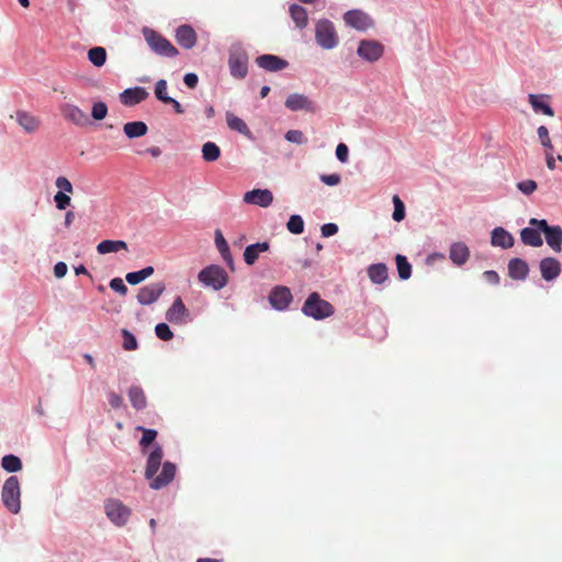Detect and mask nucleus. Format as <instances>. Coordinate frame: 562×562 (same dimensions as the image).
<instances>
[{
	"label": "nucleus",
	"instance_id": "nucleus-20",
	"mask_svg": "<svg viewBox=\"0 0 562 562\" xmlns=\"http://www.w3.org/2000/svg\"><path fill=\"white\" fill-rule=\"evenodd\" d=\"M539 269L542 279L547 282H550L555 280L560 276L562 267L557 258L546 257L540 260Z\"/></svg>",
	"mask_w": 562,
	"mask_h": 562
},
{
	"label": "nucleus",
	"instance_id": "nucleus-17",
	"mask_svg": "<svg viewBox=\"0 0 562 562\" xmlns=\"http://www.w3.org/2000/svg\"><path fill=\"white\" fill-rule=\"evenodd\" d=\"M259 68L269 72H277L288 68L289 63L284 58L273 54H262L256 58Z\"/></svg>",
	"mask_w": 562,
	"mask_h": 562
},
{
	"label": "nucleus",
	"instance_id": "nucleus-15",
	"mask_svg": "<svg viewBox=\"0 0 562 562\" xmlns=\"http://www.w3.org/2000/svg\"><path fill=\"white\" fill-rule=\"evenodd\" d=\"M542 234L544 235L546 243L555 252L562 250V227L560 225H549L548 221L543 218Z\"/></svg>",
	"mask_w": 562,
	"mask_h": 562
},
{
	"label": "nucleus",
	"instance_id": "nucleus-19",
	"mask_svg": "<svg viewBox=\"0 0 562 562\" xmlns=\"http://www.w3.org/2000/svg\"><path fill=\"white\" fill-rule=\"evenodd\" d=\"M63 116L77 126H87L89 124L88 115L77 105L65 103L60 106Z\"/></svg>",
	"mask_w": 562,
	"mask_h": 562
},
{
	"label": "nucleus",
	"instance_id": "nucleus-26",
	"mask_svg": "<svg viewBox=\"0 0 562 562\" xmlns=\"http://www.w3.org/2000/svg\"><path fill=\"white\" fill-rule=\"evenodd\" d=\"M529 273L528 263L521 258H513L508 262V274L513 280L524 281Z\"/></svg>",
	"mask_w": 562,
	"mask_h": 562
},
{
	"label": "nucleus",
	"instance_id": "nucleus-27",
	"mask_svg": "<svg viewBox=\"0 0 562 562\" xmlns=\"http://www.w3.org/2000/svg\"><path fill=\"white\" fill-rule=\"evenodd\" d=\"M214 241H215V246H216L218 252L221 254V257L223 258V260L231 268V270H234L235 269L234 259L231 254L229 246H228L221 229L215 231Z\"/></svg>",
	"mask_w": 562,
	"mask_h": 562
},
{
	"label": "nucleus",
	"instance_id": "nucleus-53",
	"mask_svg": "<svg viewBox=\"0 0 562 562\" xmlns=\"http://www.w3.org/2000/svg\"><path fill=\"white\" fill-rule=\"evenodd\" d=\"M55 186L58 188L57 192H64V193H72L74 187L71 182L66 177H58L55 180Z\"/></svg>",
	"mask_w": 562,
	"mask_h": 562
},
{
	"label": "nucleus",
	"instance_id": "nucleus-24",
	"mask_svg": "<svg viewBox=\"0 0 562 562\" xmlns=\"http://www.w3.org/2000/svg\"><path fill=\"white\" fill-rule=\"evenodd\" d=\"M177 43L184 49H190L196 44V33L189 24L180 25L176 31Z\"/></svg>",
	"mask_w": 562,
	"mask_h": 562
},
{
	"label": "nucleus",
	"instance_id": "nucleus-33",
	"mask_svg": "<svg viewBox=\"0 0 562 562\" xmlns=\"http://www.w3.org/2000/svg\"><path fill=\"white\" fill-rule=\"evenodd\" d=\"M123 132L127 138L134 139L146 135L148 126L143 121H132L124 124Z\"/></svg>",
	"mask_w": 562,
	"mask_h": 562
},
{
	"label": "nucleus",
	"instance_id": "nucleus-6",
	"mask_svg": "<svg viewBox=\"0 0 562 562\" xmlns=\"http://www.w3.org/2000/svg\"><path fill=\"white\" fill-rule=\"evenodd\" d=\"M198 280L204 286L220 291L227 285L228 274L220 265H209L199 272Z\"/></svg>",
	"mask_w": 562,
	"mask_h": 562
},
{
	"label": "nucleus",
	"instance_id": "nucleus-61",
	"mask_svg": "<svg viewBox=\"0 0 562 562\" xmlns=\"http://www.w3.org/2000/svg\"><path fill=\"white\" fill-rule=\"evenodd\" d=\"M165 104H170L177 114H182L184 112V109L181 105V103L172 97H169L168 101H166Z\"/></svg>",
	"mask_w": 562,
	"mask_h": 562
},
{
	"label": "nucleus",
	"instance_id": "nucleus-55",
	"mask_svg": "<svg viewBox=\"0 0 562 562\" xmlns=\"http://www.w3.org/2000/svg\"><path fill=\"white\" fill-rule=\"evenodd\" d=\"M106 395L109 404L111 405L112 408L119 409L123 406L124 401L120 394L115 393L114 391H109Z\"/></svg>",
	"mask_w": 562,
	"mask_h": 562
},
{
	"label": "nucleus",
	"instance_id": "nucleus-23",
	"mask_svg": "<svg viewBox=\"0 0 562 562\" xmlns=\"http://www.w3.org/2000/svg\"><path fill=\"white\" fill-rule=\"evenodd\" d=\"M270 249V244L267 240L257 241L246 246L243 258L247 266H254L258 260L260 254L266 252Z\"/></svg>",
	"mask_w": 562,
	"mask_h": 562
},
{
	"label": "nucleus",
	"instance_id": "nucleus-18",
	"mask_svg": "<svg viewBox=\"0 0 562 562\" xmlns=\"http://www.w3.org/2000/svg\"><path fill=\"white\" fill-rule=\"evenodd\" d=\"M244 202L260 207H268L273 202V194L269 189H252L245 193Z\"/></svg>",
	"mask_w": 562,
	"mask_h": 562
},
{
	"label": "nucleus",
	"instance_id": "nucleus-12",
	"mask_svg": "<svg viewBox=\"0 0 562 562\" xmlns=\"http://www.w3.org/2000/svg\"><path fill=\"white\" fill-rule=\"evenodd\" d=\"M284 106L292 112L305 111L314 113L317 111L316 103L302 93L289 94L284 101Z\"/></svg>",
	"mask_w": 562,
	"mask_h": 562
},
{
	"label": "nucleus",
	"instance_id": "nucleus-45",
	"mask_svg": "<svg viewBox=\"0 0 562 562\" xmlns=\"http://www.w3.org/2000/svg\"><path fill=\"white\" fill-rule=\"evenodd\" d=\"M393 204H394V211H393V214H392V218L395 221V222H401L405 218V204L404 202L400 199L398 195H394L393 199Z\"/></svg>",
	"mask_w": 562,
	"mask_h": 562
},
{
	"label": "nucleus",
	"instance_id": "nucleus-31",
	"mask_svg": "<svg viewBox=\"0 0 562 562\" xmlns=\"http://www.w3.org/2000/svg\"><path fill=\"white\" fill-rule=\"evenodd\" d=\"M289 14L292 21L294 22L296 29L303 30L307 26L308 15L304 7L293 3L289 8Z\"/></svg>",
	"mask_w": 562,
	"mask_h": 562
},
{
	"label": "nucleus",
	"instance_id": "nucleus-34",
	"mask_svg": "<svg viewBox=\"0 0 562 562\" xmlns=\"http://www.w3.org/2000/svg\"><path fill=\"white\" fill-rule=\"evenodd\" d=\"M16 122L26 133L34 132L40 125V121L26 111H16Z\"/></svg>",
	"mask_w": 562,
	"mask_h": 562
},
{
	"label": "nucleus",
	"instance_id": "nucleus-40",
	"mask_svg": "<svg viewBox=\"0 0 562 562\" xmlns=\"http://www.w3.org/2000/svg\"><path fill=\"white\" fill-rule=\"evenodd\" d=\"M1 467L8 473H15L22 469V461L18 456L9 453L2 457Z\"/></svg>",
	"mask_w": 562,
	"mask_h": 562
},
{
	"label": "nucleus",
	"instance_id": "nucleus-7",
	"mask_svg": "<svg viewBox=\"0 0 562 562\" xmlns=\"http://www.w3.org/2000/svg\"><path fill=\"white\" fill-rule=\"evenodd\" d=\"M315 41L323 49H334L338 43V34L334 23L328 19H321L315 25Z\"/></svg>",
	"mask_w": 562,
	"mask_h": 562
},
{
	"label": "nucleus",
	"instance_id": "nucleus-49",
	"mask_svg": "<svg viewBox=\"0 0 562 562\" xmlns=\"http://www.w3.org/2000/svg\"><path fill=\"white\" fill-rule=\"evenodd\" d=\"M538 184L535 180L528 179L517 183V189L525 195H530L537 189Z\"/></svg>",
	"mask_w": 562,
	"mask_h": 562
},
{
	"label": "nucleus",
	"instance_id": "nucleus-30",
	"mask_svg": "<svg viewBox=\"0 0 562 562\" xmlns=\"http://www.w3.org/2000/svg\"><path fill=\"white\" fill-rule=\"evenodd\" d=\"M131 405L136 411H143L147 406V398L144 390L139 385H132L127 392Z\"/></svg>",
	"mask_w": 562,
	"mask_h": 562
},
{
	"label": "nucleus",
	"instance_id": "nucleus-29",
	"mask_svg": "<svg viewBox=\"0 0 562 562\" xmlns=\"http://www.w3.org/2000/svg\"><path fill=\"white\" fill-rule=\"evenodd\" d=\"M367 272L373 284H383L389 279V269L383 262L370 265Z\"/></svg>",
	"mask_w": 562,
	"mask_h": 562
},
{
	"label": "nucleus",
	"instance_id": "nucleus-52",
	"mask_svg": "<svg viewBox=\"0 0 562 562\" xmlns=\"http://www.w3.org/2000/svg\"><path fill=\"white\" fill-rule=\"evenodd\" d=\"M109 285L114 292L121 295H126V293L128 292V289L124 283L123 279L119 277L111 279Z\"/></svg>",
	"mask_w": 562,
	"mask_h": 562
},
{
	"label": "nucleus",
	"instance_id": "nucleus-35",
	"mask_svg": "<svg viewBox=\"0 0 562 562\" xmlns=\"http://www.w3.org/2000/svg\"><path fill=\"white\" fill-rule=\"evenodd\" d=\"M122 249H127V244L124 240L104 239L97 246V251L100 255L117 252Z\"/></svg>",
	"mask_w": 562,
	"mask_h": 562
},
{
	"label": "nucleus",
	"instance_id": "nucleus-25",
	"mask_svg": "<svg viewBox=\"0 0 562 562\" xmlns=\"http://www.w3.org/2000/svg\"><path fill=\"white\" fill-rule=\"evenodd\" d=\"M470 257L469 247L462 241L452 243L449 250L450 260L458 267L463 266Z\"/></svg>",
	"mask_w": 562,
	"mask_h": 562
},
{
	"label": "nucleus",
	"instance_id": "nucleus-1",
	"mask_svg": "<svg viewBox=\"0 0 562 562\" xmlns=\"http://www.w3.org/2000/svg\"><path fill=\"white\" fill-rule=\"evenodd\" d=\"M164 450L159 443H155L147 457L145 477L150 480L149 486L153 490H161L170 484L176 475L177 467L173 462H162Z\"/></svg>",
	"mask_w": 562,
	"mask_h": 562
},
{
	"label": "nucleus",
	"instance_id": "nucleus-9",
	"mask_svg": "<svg viewBox=\"0 0 562 562\" xmlns=\"http://www.w3.org/2000/svg\"><path fill=\"white\" fill-rule=\"evenodd\" d=\"M529 226L524 227L520 231V240L524 245L530 247H541L543 245V239L541 237L542 234V225L543 218L539 220L536 217L529 218Z\"/></svg>",
	"mask_w": 562,
	"mask_h": 562
},
{
	"label": "nucleus",
	"instance_id": "nucleus-39",
	"mask_svg": "<svg viewBox=\"0 0 562 562\" xmlns=\"http://www.w3.org/2000/svg\"><path fill=\"white\" fill-rule=\"evenodd\" d=\"M89 61L100 68L106 63V50L102 46H94L88 50Z\"/></svg>",
	"mask_w": 562,
	"mask_h": 562
},
{
	"label": "nucleus",
	"instance_id": "nucleus-2",
	"mask_svg": "<svg viewBox=\"0 0 562 562\" xmlns=\"http://www.w3.org/2000/svg\"><path fill=\"white\" fill-rule=\"evenodd\" d=\"M301 312L306 317L323 321L333 316L335 308L328 301L322 299L318 292H312L305 299Z\"/></svg>",
	"mask_w": 562,
	"mask_h": 562
},
{
	"label": "nucleus",
	"instance_id": "nucleus-63",
	"mask_svg": "<svg viewBox=\"0 0 562 562\" xmlns=\"http://www.w3.org/2000/svg\"><path fill=\"white\" fill-rule=\"evenodd\" d=\"M546 160H547V167L549 169L553 170L555 168V159H554V157L551 154L547 153L546 154Z\"/></svg>",
	"mask_w": 562,
	"mask_h": 562
},
{
	"label": "nucleus",
	"instance_id": "nucleus-28",
	"mask_svg": "<svg viewBox=\"0 0 562 562\" xmlns=\"http://www.w3.org/2000/svg\"><path fill=\"white\" fill-rule=\"evenodd\" d=\"M547 95L530 93L528 101L536 113H542L548 116L554 115L553 108L546 101Z\"/></svg>",
	"mask_w": 562,
	"mask_h": 562
},
{
	"label": "nucleus",
	"instance_id": "nucleus-58",
	"mask_svg": "<svg viewBox=\"0 0 562 562\" xmlns=\"http://www.w3.org/2000/svg\"><path fill=\"white\" fill-rule=\"evenodd\" d=\"M183 82L189 89H194L198 86L199 77L194 72H187L183 76Z\"/></svg>",
	"mask_w": 562,
	"mask_h": 562
},
{
	"label": "nucleus",
	"instance_id": "nucleus-41",
	"mask_svg": "<svg viewBox=\"0 0 562 562\" xmlns=\"http://www.w3.org/2000/svg\"><path fill=\"white\" fill-rule=\"evenodd\" d=\"M137 430L142 431L143 434L139 440V446L142 447L143 450L153 445L158 435L156 429L145 428L143 426H138Z\"/></svg>",
	"mask_w": 562,
	"mask_h": 562
},
{
	"label": "nucleus",
	"instance_id": "nucleus-16",
	"mask_svg": "<svg viewBox=\"0 0 562 562\" xmlns=\"http://www.w3.org/2000/svg\"><path fill=\"white\" fill-rule=\"evenodd\" d=\"M166 319L175 325H182L189 317V310L186 307L182 299L177 296L170 307L167 310Z\"/></svg>",
	"mask_w": 562,
	"mask_h": 562
},
{
	"label": "nucleus",
	"instance_id": "nucleus-8",
	"mask_svg": "<svg viewBox=\"0 0 562 562\" xmlns=\"http://www.w3.org/2000/svg\"><path fill=\"white\" fill-rule=\"evenodd\" d=\"M109 520L116 527H123L131 517V509L119 499H109L104 505Z\"/></svg>",
	"mask_w": 562,
	"mask_h": 562
},
{
	"label": "nucleus",
	"instance_id": "nucleus-59",
	"mask_svg": "<svg viewBox=\"0 0 562 562\" xmlns=\"http://www.w3.org/2000/svg\"><path fill=\"white\" fill-rule=\"evenodd\" d=\"M68 272V266L64 261H58L54 266V276L57 279L64 278Z\"/></svg>",
	"mask_w": 562,
	"mask_h": 562
},
{
	"label": "nucleus",
	"instance_id": "nucleus-50",
	"mask_svg": "<svg viewBox=\"0 0 562 562\" xmlns=\"http://www.w3.org/2000/svg\"><path fill=\"white\" fill-rule=\"evenodd\" d=\"M538 137L540 139L541 145L547 149L551 150L553 148L551 139L549 137V131L544 125H541L537 130Z\"/></svg>",
	"mask_w": 562,
	"mask_h": 562
},
{
	"label": "nucleus",
	"instance_id": "nucleus-57",
	"mask_svg": "<svg viewBox=\"0 0 562 562\" xmlns=\"http://www.w3.org/2000/svg\"><path fill=\"white\" fill-rule=\"evenodd\" d=\"M338 229V225L335 223H325L321 226L322 236L325 238L336 235Z\"/></svg>",
	"mask_w": 562,
	"mask_h": 562
},
{
	"label": "nucleus",
	"instance_id": "nucleus-48",
	"mask_svg": "<svg viewBox=\"0 0 562 562\" xmlns=\"http://www.w3.org/2000/svg\"><path fill=\"white\" fill-rule=\"evenodd\" d=\"M167 86L168 85L165 79H159L155 85V95L162 103L168 101V98L170 97L167 93Z\"/></svg>",
	"mask_w": 562,
	"mask_h": 562
},
{
	"label": "nucleus",
	"instance_id": "nucleus-42",
	"mask_svg": "<svg viewBox=\"0 0 562 562\" xmlns=\"http://www.w3.org/2000/svg\"><path fill=\"white\" fill-rule=\"evenodd\" d=\"M286 228L290 233L294 235L302 234L304 232L303 217L299 214L291 215L286 222Z\"/></svg>",
	"mask_w": 562,
	"mask_h": 562
},
{
	"label": "nucleus",
	"instance_id": "nucleus-22",
	"mask_svg": "<svg viewBox=\"0 0 562 562\" xmlns=\"http://www.w3.org/2000/svg\"><path fill=\"white\" fill-rule=\"evenodd\" d=\"M515 244L514 236L504 227L497 226L491 233V245L502 249L512 248Z\"/></svg>",
	"mask_w": 562,
	"mask_h": 562
},
{
	"label": "nucleus",
	"instance_id": "nucleus-60",
	"mask_svg": "<svg viewBox=\"0 0 562 562\" xmlns=\"http://www.w3.org/2000/svg\"><path fill=\"white\" fill-rule=\"evenodd\" d=\"M483 278L487 283L491 284H498L499 283V276L495 270H486L483 272Z\"/></svg>",
	"mask_w": 562,
	"mask_h": 562
},
{
	"label": "nucleus",
	"instance_id": "nucleus-46",
	"mask_svg": "<svg viewBox=\"0 0 562 562\" xmlns=\"http://www.w3.org/2000/svg\"><path fill=\"white\" fill-rule=\"evenodd\" d=\"M155 334L164 341H169L173 338V331L167 323H158L155 326Z\"/></svg>",
	"mask_w": 562,
	"mask_h": 562
},
{
	"label": "nucleus",
	"instance_id": "nucleus-4",
	"mask_svg": "<svg viewBox=\"0 0 562 562\" xmlns=\"http://www.w3.org/2000/svg\"><path fill=\"white\" fill-rule=\"evenodd\" d=\"M142 34L147 45L155 54L169 58L176 57L179 54L178 49L170 43V41L157 31L148 26H144Z\"/></svg>",
	"mask_w": 562,
	"mask_h": 562
},
{
	"label": "nucleus",
	"instance_id": "nucleus-3",
	"mask_svg": "<svg viewBox=\"0 0 562 562\" xmlns=\"http://www.w3.org/2000/svg\"><path fill=\"white\" fill-rule=\"evenodd\" d=\"M248 54L241 43H234L228 49L229 74L235 79H244L248 74Z\"/></svg>",
	"mask_w": 562,
	"mask_h": 562
},
{
	"label": "nucleus",
	"instance_id": "nucleus-54",
	"mask_svg": "<svg viewBox=\"0 0 562 562\" xmlns=\"http://www.w3.org/2000/svg\"><path fill=\"white\" fill-rule=\"evenodd\" d=\"M336 158L342 162L346 164L349 158V148L345 143H339L336 147Z\"/></svg>",
	"mask_w": 562,
	"mask_h": 562
},
{
	"label": "nucleus",
	"instance_id": "nucleus-14",
	"mask_svg": "<svg viewBox=\"0 0 562 562\" xmlns=\"http://www.w3.org/2000/svg\"><path fill=\"white\" fill-rule=\"evenodd\" d=\"M345 23L358 31H366L372 26V19L361 10L352 9L344 14Z\"/></svg>",
	"mask_w": 562,
	"mask_h": 562
},
{
	"label": "nucleus",
	"instance_id": "nucleus-47",
	"mask_svg": "<svg viewBox=\"0 0 562 562\" xmlns=\"http://www.w3.org/2000/svg\"><path fill=\"white\" fill-rule=\"evenodd\" d=\"M284 139L289 143L302 145L307 142L304 134L300 130H290L284 134Z\"/></svg>",
	"mask_w": 562,
	"mask_h": 562
},
{
	"label": "nucleus",
	"instance_id": "nucleus-51",
	"mask_svg": "<svg viewBox=\"0 0 562 562\" xmlns=\"http://www.w3.org/2000/svg\"><path fill=\"white\" fill-rule=\"evenodd\" d=\"M54 202L58 210L64 211L70 205L71 199H70L69 194H67V193L57 192L54 195Z\"/></svg>",
	"mask_w": 562,
	"mask_h": 562
},
{
	"label": "nucleus",
	"instance_id": "nucleus-43",
	"mask_svg": "<svg viewBox=\"0 0 562 562\" xmlns=\"http://www.w3.org/2000/svg\"><path fill=\"white\" fill-rule=\"evenodd\" d=\"M123 348L127 351H133L138 348V342L135 335L128 329H122Z\"/></svg>",
	"mask_w": 562,
	"mask_h": 562
},
{
	"label": "nucleus",
	"instance_id": "nucleus-10",
	"mask_svg": "<svg viewBox=\"0 0 562 562\" xmlns=\"http://www.w3.org/2000/svg\"><path fill=\"white\" fill-rule=\"evenodd\" d=\"M268 301L274 311L284 312L289 310L293 295L288 286L276 285L270 290Z\"/></svg>",
	"mask_w": 562,
	"mask_h": 562
},
{
	"label": "nucleus",
	"instance_id": "nucleus-44",
	"mask_svg": "<svg viewBox=\"0 0 562 562\" xmlns=\"http://www.w3.org/2000/svg\"><path fill=\"white\" fill-rule=\"evenodd\" d=\"M108 105L103 101L93 102L91 109V116L95 121H101L108 115Z\"/></svg>",
	"mask_w": 562,
	"mask_h": 562
},
{
	"label": "nucleus",
	"instance_id": "nucleus-21",
	"mask_svg": "<svg viewBox=\"0 0 562 562\" xmlns=\"http://www.w3.org/2000/svg\"><path fill=\"white\" fill-rule=\"evenodd\" d=\"M148 92L144 87H133L123 90L120 93V101L125 106H134L148 97Z\"/></svg>",
	"mask_w": 562,
	"mask_h": 562
},
{
	"label": "nucleus",
	"instance_id": "nucleus-56",
	"mask_svg": "<svg viewBox=\"0 0 562 562\" xmlns=\"http://www.w3.org/2000/svg\"><path fill=\"white\" fill-rule=\"evenodd\" d=\"M319 179L323 183L329 187H335L341 181L339 173L321 175Z\"/></svg>",
	"mask_w": 562,
	"mask_h": 562
},
{
	"label": "nucleus",
	"instance_id": "nucleus-11",
	"mask_svg": "<svg viewBox=\"0 0 562 562\" xmlns=\"http://www.w3.org/2000/svg\"><path fill=\"white\" fill-rule=\"evenodd\" d=\"M383 53L384 46L375 40H362L359 42L357 48V55L368 63L379 60Z\"/></svg>",
	"mask_w": 562,
	"mask_h": 562
},
{
	"label": "nucleus",
	"instance_id": "nucleus-13",
	"mask_svg": "<svg viewBox=\"0 0 562 562\" xmlns=\"http://www.w3.org/2000/svg\"><path fill=\"white\" fill-rule=\"evenodd\" d=\"M165 290L166 285L164 282H155L145 285L138 290L136 295L137 302L144 306L150 305L158 301Z\"/></svg>",
	"mask_w": 562,
	"mask_h": 562
},
{
	"label": "nucleus",
	"instance_id": "nucleus-32",
	"mask_svg": "<svg viewBox=\"0 0 562 562\" xmlns=\"http://www.w3.org/2000/svg\"><path fill=\"white\" fill-rule=\"evenodd\" d=\"M226 123H227V126L232 131H235V132L246 136L249 139L252 138V133L249 130V127L247 126V124L245 123V121L243 119L236 116L232 112L226 113Z\"/></svg>",
	"mask_w": 562,
	"mask_h": 562
},
{
	"label": "nucleus",
	"instance_id": "nucleus-62",
	"mask_svg": "<svg viewBox=\"0 0 562 562\" xmlns=\"http://www.w3.org/2000/svg\"><path fill=\"white\" fill-rule=\"evenodd\" d=\"M75 220V213L72 211H67L66 214H65V226L66 227H69L71 225V223L74 222Z\"/></svg>",
	"mask_w": 562,
	"mask_h": 562
},
{
	"label": "nucleus",
	"instance_id": "nucleus-36",
	"mask_svg": "<svg viewBox=\"0 0 562 562\" xmlns=\"http://www.w3.org/2000/svg\"><path fill=\"white\" fill-rule=\"evenodd\" d=\"M155 269L151 266H147L140 270L132 271L126 273L125 280L131 285H137L154 273Z\"/></svg>",
	"mask_w": 562,
	"mask_h": 562
},
{
	"label": "nucleus",
	"instance_id": "nucleus-64",
	"mask_svg": "<svg viewBox=\"0 0 562 562\" xmlns=\"http://www.w3.org/2000/svg\"><path fill=\"white\" fill-rule=\"evenodd\" d=\"M145 151L153 157H159L161 155V149L159 147H149Z\"/></svg>",
	"mask_w": 562,
	"mask_h": 562
},
{
	"label": "nucleus",
	"instance_id": "nucleus-5",
	"mask_svg": "<svg viewBox=\"0 0 562 562\" xmlns=\"http://www.w3.org/2000/svg\"><path fill=\"white\" fill-rule=\"evenodd\" d=\"M1 501L3 503V506L11 513V514H19L21 510V487H20V481L18 476L11 475L9 476L1 490Z\"/></svg>",
	"mask_w": 562,
	"mask_h": 562
},
{
	"label": "nucleus",
	"instance_id": "nucleus-37",
	"mask_svg": "<svg viewBox=\"0 0 562 562\" xmlns=\"http://www.w3.org/2000/svg\"><path fill=\"white\" fill-rule=\"evenodd\" d=\"M395 263L398 273V278L403 281L408 280L412 277V265L409 263L406 256L397 254L395 256Z\"/></svg>",
	"mask_w": 562,
	"mask_h": 562
},
{
	"label": "nucleus",
	"instance_id": "nucleus-38",
	"mask_svg": "<svg viewBox=\"0 0 562 562\" xmlns=\"http://www.w3.org/2000/svg\"><path fill=\"white\" fill-rule=\"evenodd\" d=\"M202 158L206 162H213L216 161L221 157V148L220 146L214 142H206L202 145Z\"/></svg>",
	"mask_w": 562,
	"mask_h": 562
}]
</instances>
